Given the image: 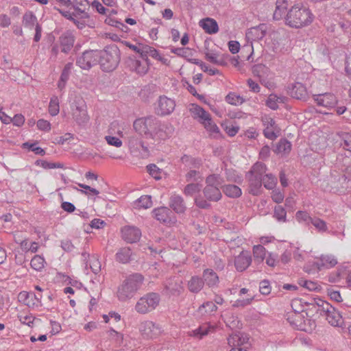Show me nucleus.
Segmentation results:
<instances>
[{
  "mask_svg": "<svg viewBox=\"0 0 351 351\" xmlns=\"http://www.w3.org/2000/svg\"><path fill=\"white\" fill-rule=\"evenodd\" d=\"M268 71V68L262 64H255L252 67V73L254 76L261 78Z\"/></svg>",
  "mask_w": 351,
  "mask_h": 351,
  "instance_id": "51",
  "label": "nucleus"
},
{
  "mask_svg": "<svg viewBox=\"0 0 351 351\" xmlns=\"http://www.w3.org/2000/svg\"><path fill=\"white\" fill-rule=\"evenodd\" d=\"M225 100L230 104L237 105L243 103V99L240 95H237L234 93H230L226 95Z\"/></svg>",
  "mask_w": 351,
  "mask_h": 351,
  "instance_id": "55",
  "label": "nucleus"
},
{
  "mask_svg": "<svg viewBox=\"0 0 351 351\" xmlns=\"http://www.w3.org/2000/svg\"><path fill=\"white\" fill-rule=\"evenodd\" d=\"M147 172L156 180L161 179V169L155 164H149L147 166Z\"/></svg>",
  "mask_w": 351,
  "mask_h": 351,
  "instance_id": "50",
  "label": "nucleus"
},
{
  "mask_svg": "<svg viewBox=\"0 0 351 351\" xmlns=\"http://www.w3.org/2000/svg\"><path fill=\"white\" fill-rule=\"evenodd\" d=\"M37 142L31 143L29 142H25L23 144L22 147L23 148H28L29 150L34 152L36 154L40 156H44L45 154V151L40 147H37Z\"/></svg>",
  "mask_w": 351,
  "mask_h": 351,
  "instance_id": "48",
  "label": "nucleus"
},
{
  "mask_svg": "<svg viewBox=\"0 0 351 351\" xmlns=\"http://www.w3.org/2000/svg\"><path fill=\"white\" fill-rule=\"evenodd\" d=\"M314 18L308 7L297 4L292 6L287 13L285 22L291 27L301 28L311 24Z\"/></svg>",
  "mask_w": 351,
  "mask_h": 351,
  "instance_id": "2",
  "label": "nucleus"
},
{
  "mask_svg": "<svg viewBox=\"0 0 351 351\" xmlns=\"http://www.w3.org/2000/svg\"><path fill=\"white\" fill-rule=\"evenodd\" d=\"M289 5L288 0H277L276 3V10L274 12V19L280 20L282 19L287 10Z\"/></svg>",
  "mask_w": 351,
  "mask_h": 351,
  "instance_id": "30",
  "label": "nucleus"
},
{
  "mask_svg": "<svg viewBox=\"0 0 351 351\" xmlns=\"http://www.w3.org/2000/svg\"><path fill=\"white\" fill-rule=\"evenodd\" d=\"M98 63L105 72L114 71L119 64L121 53L116 45L105 47L104 49L97 50Z\"/></svg>",
  "mask_w": 351,
  "mask_h": 351,
  "instance_id": "3",
  "label": "nucleus"
},
{
  "mask_svg": "<svg viewBox=\"0 0 351 351\" xmlns=\"http://www.w3.org/2000/svg\"><path fill=\"white\" fill-rule=\"evenodd\" d=\"M208 201L202 197H197L195 199V204L199 208L208 209L211 207V205Z\"/></svg>",
  "mask_w": 351,
  "mask_h": 351,
  "instance_id": "64",
  "label": "nucleus"
},
{
  "mask_svg": "<svg viewBox=\"0 0 351 351\" xmlns=\"http://www.w3.org/2000/svg\"><path fill=\"white\" fill-rule=\"evenodd\" d=\"M321 265L327 268L334 267L337 263V259L331 255L322 256L320 258Z\"/></svg>",
  "mask_w": 351,
  "mask_h": 351,
  "instance_id": "46",
  "label": "nucleus"
},
{
  "mask_svg": "<svg viewBox=\"0 0 351 351\" xmlns=\"http://www.w3.org/2000/svg\"><path fill=\"white\" fill-rule=\"evenodd\" d=\"M222 190L224 194L230 198H238L242 194L241 189L234 184L224 185Z\"/></svg>",
  "mask_w": 351,
  "mask_h": 351,
  "instance_id": "32",
  "label": "nucleus"
},
{
  "mask_svg": "<svg viewBox=\"0 0 351 351\" xmlns=\"http://www.w3.org/2000/svg\"><path fill=\"white\" fill-rule=\"evenodd\" d=\"M205 58L210 62L218 65H224L225 62L222 58H219V55L215 53H205Z\"/></svg>",
  "mask_w": 351,
  "mask_h": 351,
  "instance_id": "53",
  "label": "nucleus"
},
{
  "mask_svg": "<svg viewBox=\"0 0 351 351\" xmlns=\"http://www.w3.org/2000/svg\"><path fill=\"white\" fill-rule=\"evenodd\" d=\"M171 51L176 54L177 56H179L180 57L183 58H187L190 53V49L189 48H182V47H173L171 49Z\"/></svg>",
  "mask_w": 351,
  "mask_h": 351,
  "instance_id": "63",
  "label": "nucleus"
},
{
  "mask_svg": "<svg viewBox=\"0 0 351 351\" xmlns=\"http://www.w3.org/2000/svg\"><path fill=\"white\" fill-rule=\"evenodd\" d=\"M169 206L176 213H184L186 209L185 202L182 197L179 195H173L169 199Z\"/></svg>",
  "mask_w": 351,
  "mask_h": 351,
  "instance_id": "22",
  "label": "nucleus"
},
{
  "mask_svg": "<svg viewBox=\"0 0 351 351\" xmlns=\"http://www.w3.org/2000/svg\"><path fill=\"white\" fill-rule=\"evenodd\" d=\"M121 233L123 240L128 243H136L141 237V230L135 226H125L121 228Z\"/></svg>",
  "mask_w": 351,
  "mask_h": 351,
  "instance_id": "13",
  "label": "nucleus"
},
{
  "mask_svg": "<svg viewBox=\"0 0 351 351\" xmlns=\"http://www.w3.org/2000/svg\"><path fill=\"white\" fill-rule=\"evenodd\" d=\"M35 164L40 166L45 169L63 168V164L60 162H50L44 160H37Z\"/></svg>",
  "mask_w": 351,
  "mask_h": 351,
  "instance_id": "47",
  "label": "nucleus"
},
{
  "mask_svg": "<svg viewBox=\"0 0 351 351\" xmlns=\"http://www.w3.org/2000/svg\"><path fill=\"white\" fill-rule=\"evenodd\" d=\"M291 150V143L286 138H281L277 143L274 152L276 154H287Z\"/></svg>",
  "mask_w": 351,
  "mask_h": 351,
  "instance_id": "34",
  "label": "nucleus"
},
{
  "mask_svg": "<svg viewBox=\"0 0 351 351\" xmlns=\"http://www.w3.org/2000/svg\"><path fill=\"white\" fill-rule=\"evenodd\" d=\"M37 23V17L32 12H26L23 16V25L25 27L32 29Z\"/></svg>",
  "mask_w": 351,
  "mask_h": 351,
  "instance_id": "36",
  "label": "nucleus"
},
{
  "mask_svg": "<svg viewBox=\"0 0 351 351\" xmlns=\"http://www.w3.org/2000/svg\"><path fill=\"white\" fill-rule=\"evenodd\" d=\"M72 116L75 121L79 125H85L89 121V116L87 113L86 106L75 104L72 109Z\"/></svg>",
  "mask_w": 351,
  "mask_h": 351,
  "instance_id": "14",
  "label": "nucleus"
},
{
  "mask_svg": "<svg viewBox=\"0 0 351 351\" xmlns=\"http://www.w3.org/2000/svg\"><path fill=\"white\" fill-rule=\"evenodd\" d=\"M132 252L130 247H125L119 250L115 254V259L117 261L126 264L132 260Z\"/></svg>",
  "mask_w": 351,
  "mask_h": 351,
  "instance_id": "29",
  "label": "nucleus"
},
{
  "mask_svg": "<svg viewBox=\"0 0 351 351\" xmlns=\"http://www.w3.org/2000/svg\"><path fill=\"white\" fill-rule=\"evenodd\" d=\"M60 111L59 100L57 96H53L49 101V112L51 116H56Z\"/></svg>",
  "mask_w": 351,
  "mask_h": 351,
  "instance_id": "44",
  "label": "nucleus"
},
{
  "mask_svg": "<svg viewBox=\"0 0 351 351\" xmlns=\"http://www.w3.org/2000/svg\"><path fill=\"white\" fill-rule=\"evenodd\" d=\"M135 204L139 208H149L152 206V197L142 195L135 202Z\"/></svg>",
  "mask_w": 351,
  "mask_h": 351,
  "instance_id": "41",
  "label": "nucleus"
},
{
  "mask_svg": "<svg viewBox=\"0 0 351 351\" xmlns=\"http://www.w3.org/2000/svg\"><path fill=\"white\" fill-rule=\"evenodd\" d=\"M176 107V102L165 95L160 96L157 106L155 108V112L159 116H166L171 114Z\"/></svg>",
  "mask_w": 351,
  "mask_h": 351,
  "instance_id": "10",
  "label": "nucleus"
},
{
  "mask_svg": "<svg viewBox=\"0 0 351 351\" xmlns=\"http://www.w3.org/2000/svg\"><path fill=\"white\" fill-rule=\"evenodd\" d=\"M274 217L278 221L286 222L287 221V211L282 206H280V205L276 206L274 208Z\"/></svg>",
  "mask_w": 351,
  "mask_h": 351,
  "instance_id": "43",
  "label": "nucleus"
},
{
  "mask_svg": "<svg viewBox=\"0 0 351 351\" xmlns=\"http://www.w3.org/2000/svg\"><path fill=\"white\" fill-rule=\"evenodd\" d=\"M278 97L275 94H270L266 101V105L271 110H277L278 108Z\"/></svg>",
  "mask_w": 351,
  "mask_h": 351,
  "instance_id": "57",
  "label": "nucleus"
},
{
  "mask_svg": "<svg viewBox=\"0 0 351 351\" xmlns=\"http://www.w3.org/2000/svg\"><path fill=\"white\" fill-rule=\"evenodd\" d=\"M204 281L199 276H193L188 282V288L192 293H198L204 287Z\"/></svg>",
  "mask_w": 351,
  "mask_h": 351,
  "instance_id": "31",
  "label": "nucleus"
},
{
  "mask_svg": "<svg viewBox=\"0 0 351 351\" xmlns=\"http://www.w3.org/2000/svg\"><path fill=\"white\" fill-rule=\"evenodd\" d=\"M262 182L267 189H273L277 183V179L271 173L265 174Z\"/></svg>",
  "mask_w": 351,
  "mask_h": 351,
  "instance_id": "42",
  "label": "nucleus"
},
{
  "mask_svg": "<svg viewBox=\"0 0 351 351\" xmlns=\"http://www.w3.org/2000/svg\"><path fill=\"white\" fill-rule=\"evenodd\" d=\"M160 301V297L158 293L149 292L138 300L135 304L134 309L139 314H148L158 306Z\"/></svg>",
  "mask_w": 351,
  "mask_h": 351,
  "instance_id": "6",
  "label": "nucleus"
},
{
  "mask_svg": "<svg viewBox=\"0 0 351 351\" xmlns=\"http://www.w3.org/2000/svg\"><path fill=\"white\" fill-rule=\"evenodd\" d=\"M267 171V167L264 163L256 162L250 169V173H258L265 174Z\"/></svg>",
  "mask_w": 351,
  "mask_h": 351,
  "instance_id": "61",
  "label": "nucleus"
},
{
  "mask_svg": "<svg viewBox=\"0 0 351 351\" xmlns=\"http://www.w3.org/2000/svg\"><path fill=\"white\" fill-rule=\"evenodd\" d=\"M183 290L182 281L178 277L169 278L164 282V291L167 295L178 296Z\"/></svg>",
  "mask_w": 351,
  "mask_h": 351,
  "instance_id": "11",
  "label": "nucleus"
},
{
  "mask_svg": "<svg viewBox=\"0 0 351 351\" xmlns=\"http://www.w3.org/2000/svg\"><path fill=\"white\" fill-rule=\"evenodd\" d=\"M203 278L204 283L209 287H213L218 285L219 277L217 274L211 269H206L203 271Z\"/></svg>",
  "mask_w": 351,
  "mask_h": 351,
  "instance_id": "28",
  "label": "nucleus"
},
{
  "mask_svg": "<svg viewBox=\"0 0 351 351\" xmlns=\"http://www.w3.org/2000/svg\"><path fill=\"white\" fill-rule=\"evenodd\" d=\"M191 112L195 119H198L199 123L204 125L205 129L212 134H219V128L213 122L211 115L203 108L197 104H192L190 108Z\"/></svg>",
  "mask_w": 351,
  "mask_h": 351,
  "instance_id": "7",
  "label": "nucleus"
},
{
  "mask_svg": "<svg viewBox=\"0 0 351 351\" xmlns=\"http://www.w3.org/2000/svg\"><path fill=\"white\" fill-rule=\"evenodd\" d=\"M314 300L315 304H311L313 306L317 308L316 311H320L321 315L326 316V319L331 326L335 327H343L344 326L342 312L322 299L317 298Z\"/></svg>",
  "mask_w": 351,
  "mask_h": 351,
  "instance_id": "4",
  "label": "nucleus"
},
{
  "mask_svg": "<svg viewBox=\"0 0 351 351\" xmlns=\"http://www.w3.org/2000/svg\"><path fill=\"white\" fill-rule=\"evenodd\" d=\"M289 323L295 329L299 330L306 331L305 327V321L303 319V316L300 313H294L287 317Z\"/></svg>",
  "mask_w": 351,
  "mask_h": 351,
  "instance_id": "25",
  "label": "nucleus"
},
{
  "mask_svg": "<svg viewBox=\"0 0 351 351\" xmlns=\"http://www.w3.org/2000/svg\"><path fill=\"white\" fill-rule=\"evenodd\" d=\"M88 265L92 271L95 274H98L101 271V263L96 257H93L90 260L89 263L86 261V267H88Z\"/></svg>",
  "mask_w": 351,
  "mask_h": 351,
  "instance_id": "56",
  "label": "nucleus"
},
{
  "mask_svg": "<svg viewBox=\"0 0 351 351\" xmlns=\"http://www.w3.org/2000/svg\"><path fill=\"white\" fill-rule=\"evenodd\" d=\"M74 10H89L90 5L87 0H74L72 3Z\"/></svg>",
  "mask_w": 351,
  "mask_h": 351,
  "instance_id": "60",
  "label": "nucleus"
},
{
  "mask_svg": "<svg viewBox=\"0 0 351 351\" xmlns=\"http://www.w3.org/2000/svg\"><path fill=\"white\" fill-rule=\"evenodd\" d=\"M144 276L140 273H134L125 277L117 288V297L121 302H128L134 297L141 289Z\"/></svg>",
  "mask_w": 351,
  "mask_h": 351,
  "instance_id": "1",
  "label": "nucleus"
},
{
  "mask_svg": "<svg viewBox=\"0 0 351 351\" xmlns=\"http://www.w3.org/2000/svg\"><path fill=\"white\" fill-rule=\"evenodd\" d=\"M45 258L40 255H35L31 260L30 265L36 271H41L45 266Z\"/></svg>",
  "mask_w": 351,
  "mask_h": 351,
  "instance_id": "39",
  "label": "nucleus"
},
{
  "mask_svg": "<svg viewBox=\"0 0 351 351\" xmlns=\"http://www.w3.org/2000/svg\"><path fill=\"white\" fill-rule=\"evenodd\" d=\"M248 178L249 182V193L252 195H259L262 191V181L259 180Z\"/></svg>",
  "mask_w": 351,
  "mask_h": 351,
  "instance_id": "35",
  "label": "nucleus"
},
{
  "mask_svg": "<svg viewBox=\"0 0 351 351\" xmlns=\"http://www.w3.org/2000/svg\"><path fill=\"white\" fill-rule=\"evenodd\" d=\"M199 185L197 183L188 184L184 189V193L186 195H193L196 192L199 191Z\"/></svg>",
  "mask_w": 351,
  "mask_h": 351,
  "instance_id": "59",
  "label": "nucleus"
},
{
  "mask_svg": "<svg viewBox=\"0 0 351 351\" xmlns=\"http://www.w3.org/2000/svg\"><path fill=\"white\" fill-rule=\"evenodd\" d=\"M234 266L237 271L242 272L245 271L252 263V256L248 251L243 250L234 258Z\"/></svg>",
  "mask_w": 351,
  "mask_h": 351,
  "instance_id": "17",
  "label": "nucleus"
},
{
  "mask_svg": "<svg viewBox=\"0 0 351 351\" xmlns=\"http://www.w3.org/2000/svg\"><path fill=\"white\" fill-rule=\"evenodd\" d=\"M209 332V328L206 326H199L195 330L191 332L190 336L196 337L199 339H202L204 336H206Z\"/></svg>",
  "mask_w": 351,
  "mask_h": 351,
  "instance_id": "58",
  "label": "nucleus"
},
{
  "mask_svg": "<svg viewBox=\"0 0 351 351\" xmlns=\"http://www.w3.org/2000/svg\"><path fill=\"white\" fill-rule=\"evenodd\" d=\"M267 27L265 24H260L258 26L251 28L249 34H253L256 39H262L265 36Z\"/></svg>",
  "mask_w": 351,
  "mask_h": 351,
  "instance_id": "40",
  "label": "nucleus"
},
{
  "mask_svg": "<svg viewBox=\"0 0 351 351\" xmlns=\"http://www.w3.org/2000/svg\"><path fill=\"white\" fill-rule=\"evenodd\" d=\"M253 255L254 261L262 263L266 256V250L262 245H256L253 247Z\"/></svg>",
  "mask_w": 351,
  "mask_h": 351,
  "instance_id": "38",
  "label": "nucleus"
},
{
  "mask_svg": "<svg viewBox=\"0 0 351 351\" xmlns=\"http://www.w3.org/2000/svg\"><path fill=\"white\" fill-rule=\"evenodd\" d=\"M139 330L144 338L155 339L162 332V328L152 321H145L140 324Z\"/></svg>",
  "mask_w": 351,
  "mask_h": 351,
  "instance_id": "9",
  "label": "nucleus"
},
{
  "mask_svg": "<svg viewBox=\"0 0 351 351\" xmlns=\"http://www.w3.org/2000/svg\"><path fill=\"white\" fill-rule=\"evenodd\" d=\"M59 42L61 51L68 53L73 47L75 36L71 31H66L59 37Z\"/></svg>",
  "mask_w": 351,
  "mask_h": 351,
  "instance_id": "18",
  "label": "nucleus"
},
{
  "mask_svg": "<svg viewBox=\"0 0 351 351\" xmlns=\"http://www.w3.org/2000/svg\"><path fill=\"white\" fill-rule=\"evenodd\" d=\"M249 340L248 336L243 332L235 333L228 338V344L232 347L241 348V346L247 343Z\"/></svg>",
  "mask_w": 351,
  "mask_h": 351,
  "instance_id": "27",
  "label": "nucleus"
},
{
  "mask_svg": "<svg viewBox=\"0 0 351 351\" xmlns=\"http://www.w3.org/2000/svg\"><path fill=\"white\" fill-rule=\"evenodd\" d=\"M64 18L73 22V23L77 27L78 29H82L86 25V23L84 21H78L75 18H73V13L69 11H64L60 9H56Z\"/></svg>",
  "mask_w": 351,
  "mask_h": 351,
  "instance_id": "37",
  "label": "nucleus"
},
{
  "mask_svg": "<svg viewBox=\"0 0 351 351\" xmlns=\"http://www.w3.org/2000/svg\"><path fill=\"white\" fill-rule=\"evenodd\" d=\"M98 63L97 50H87L77 58L76 64L82 69H90Z\"/></svg>",
  "mask_w": 351,
  "mask_h": 351,
  "instance_id": "8",
  "label": "nucleus"
},
{
  "mask_svg": "<svg viewBox=\"0 0 351 351\" xmlns=\"http://www.w3.org/2000/svg\"><path fill=\"white\" fill-rule=\"evenodd\" d=\"M262 122L265 126L263 130L264 136L269 140H275L279 136L280 128L276 125L274 119L265 116L262 118Z\"/></svg>",
  "mask_w": 351,
  "mask_h": 351,
  "instance_id": "12",
  "label": "nucleus"
},
{
  "mask_svg": "<svg viewBox=\"0 0 351 351\" xmlns=\"http://www.w3.org/2000/svg\"><path fill=\"white\" fill-rule=\"evenodd\" d=\"M184 167L189 169H199L202 165V160L199 158H194L191 156L184 154L180 159Z\"/></svg>",
  "mask_w": 351,
  "mask_h": 351,
  "instance_id": "26",
  "label": "nucleus"
},
{
  "mask_svg": "<svg viewBox=\"0 0 351 351\" xmlns=\"http://www.w3.org/2000/svg\"><path fill=\"white\" fill-rule=\"evenodd\" d=\"M199 26L209 34H214L218 32L219 26L217 21L211 18H206L199 21Z\"/></svg>",
  "mask_w": 351,
  "mask_h": 351,
  "instance_id": "23",
  "label": "nucleus"
},
{
  "mask_svg": "<svg viewBox=\"0 0 351 351\" xmlns=\"http://www.w3.org/2000/svg\"><path fill=\"white\" fill-rule=\"evenodd\" d=\"M203 193L205 198L210 202H218L222 197L220 189L217 186H205Z\"/></svg>",
  "mask_w": 351,
  "mask_h": 351,
  "instance_id": "24",
  "label": "nucleus"
},
{
  "mask_svg": "<svg viewBox=\"0 0 351 351\" xmlns=\"http://www.w3.org/2000/svg\"><path fill=\"white\" fill-rule=\"evenodd\" d=\"M287 93L293 98L306 100L308 97L306 88L300 82H295L287 86Z\"/></svg>",
  "mask_w": 351,
  "mask_h": 351,
  "instance_id": "16",
  "label": "nucleus"
},
{
  "mask_svg": "<svg viewBox=\"0 0 351 351\" xmlns=\"http://www.w3.org/2000/svg\"><path fill=\"white\" fill-rule=\"evenodd\" d=\"M133 127L138 134L153 138L160 132L161 122L155 117L149 116L136 119Z\"/></svg>",
  "mask_w": 351,
  "mask_h": 351,
  "instance_id": "5",
  "label": "nucleus"
},
{
  "mask_svg": "<svg viewBox=\"0 0 351 351\" xmlns=\"http://www.w3.org/2000/svg\"><path fill=\"white\" fill-rule=\"evenodd\" d=\"M295 218L299 222H304L306 225H309L313 219L307 212L302 210L296 213Z\"/></svg>",
  "mask_w": 351,
  "mask_h": 351,
  "instance_id": "49",
  "label": "nucleus"
},
{
  "mask_svg": "<svg viewBox=\"0 0 351 351\" xmlns=\"http://www.w3.org/2000/svg\"><path fill=\"white\" fill-rule=\"evenodd\" d=\"M311 223L313 224L319 232H325L328 230L326 223L318 217H313Z\"/></svg>",
  "mask_w": 351,
  "mask_h": 351,
  "instance_id": "52",
  "label": "nucleus"
},
{
  "mask_svg": "<svg viewBox=\"0 0 351 351\" xmlns=\"http://www.w3.org/2000/svg\"><path fill=\"white\" fill-rule=\"evenodd\" d=\"M127 65L132 71H135L139 75L145 74L149 68V62H145L143 64L140 60H137L134 56L129 57L127 60Z\"/></svg>",
  "mask_w": 351,
  "mask_h": 351,
  "instance_id": "19",
  "label": "nucleus"
},
{
  "mask_svg": "<svg viewBox=\"0 0 351 351\" xmlns=\"http://www.w3.org/2000/svg\"><path fill=\"white\" fill-rule=\"evenodd\" d=\"M128 147L132 153L140 152L141 150L145 153L148 152L147 146L137 135H131L128 137Z\"/></svg>",
  "mask_w": 351,
  "mask_h": 351,
  "instance_id": "21",
  "label": "nucleus"
},
{
  "mask_svg": "<svg viewBox=\"0 0 351 351\" xmlns=\"http://www.w3.org/2000/svg\"><path fill=\"white\" fill-rule=\"evenodd\" d=\"M313 97L318 106L328 109L334 108L337 104V99L335 95L330 93L313 95Z\"/></svg>",
  "mask_w": 351,
  "mask_h": 351,
  "instance_id": "15",
  "label": "nucleus"
},
{
  "mask_svg": "<svg viewBox=\"0 0 351 351\" xmlns=\"http://www.w3.org/2000/svg\"><path fill=\"white\" fill-rule=\"evenodd\" d=\"M156 220L163 223L172 222V211L167 207L162 206L155 208L152 211Z\"/></svg>",
  "mask_w": 351,
  "mask_h": 351,
  "instance_id": "20",
  "label": "nucleus"
},
{
  "mask_svg": "<svg viewBox=\"0 0 351 351\" xmlns=\"http://www.w3.org/2000/svg\"><path fill=\"white\" fill-rule=\"evenodd\" d=\"M30 299H33V293L22 291L19 295V301L24 302L27 306L32 305L29 301Z\"/></svg>",
  "mask_w": 351,
  "mask_h": 351,
  "instance_id": "62",
  "label": "nucleus"
},
{
  "mask_svg": "<svg viewBox=\"0 0 351 351\" xmlns=\"http://www.w3.org/2000/svg\"><path fill=\"white\" fill-rule=\"evenodd\" d=\"M197 169H190L187 173L185 176L186 181L188 182H196L199 179H201L202 174L201 173L197 170Z\"/></svg>",
  "mask_w": 351,
  "mask_h": 351,
  "instance_id": "54",
  "label": "nucleus"
},
{
  "mask_svg": "<svg viewBox=\"0 0 351 351\" xmlns=\"http://www.w3.org/2000/svg\"><path fill=\"white\" fill-rule=\"evenodd\" d=\"M205 186H217L221 185V176L218 174H210L206 177Z\"/></svg>",
  "mask_w": 351,
  "mask_h": 351,
  "instance_id": "45",
  "label": "nucleus"
},
{
  "mask_svg": "<svg viewBox=\"0 0 351 351\" xmlns=\"http://www.w3.org/2000/svg\"><path fill=\"white\" fill-rule=\"evenodd\" d=\"M141 50V58L145 60V62H148V56H151L155 59H157V58L159 56V52L157 49L155 48L149 46V45H142V49Z\"/></svg>",
  "mask_w": 351,
  "mask_h": 351,
  "instance_id": "33",
  "label": "nucleus"
}]
</instances>
